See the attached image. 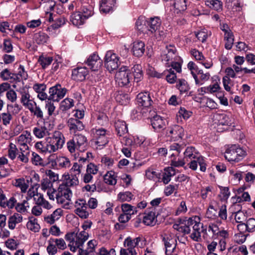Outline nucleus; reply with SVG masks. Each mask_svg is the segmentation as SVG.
<instances>
[{
	"mask_svg": "<svg viewBox=\"0 0 255 255\" xmlns=\"http://www.w3.org/2000/svg\"><path fill=\"white\" fill-rule=\"evenodd\" d=\"M164 171L162 180L164 184H166L170 182L171 177L175 174V170L173 167H168L166 168Z\"/></svg>",
	"mask_w": 255,
	"mask_h": 255,
	"instance_id": "nucleus-36",
	"label": "nucleus"
},
{
	"mask_svg": "<svg viewBox=\"0 0 255 255\" xmlns=\"http://www.w3.org/2000/svg\"><path fill=\"white\" fill-rule=\"evenodd\" d=\"M246 155V151L236 145H233L227 149L225 157L229 161L238 162Z\"/></svg>",
	"mask_w": 255,
	"mask_h": 255,
	"instance_id": "nucleus-7",
	"label": "nucleus"
},
{
	"mask_svg": "<svg viewBox=\"0 0 255 255\" xmlns=\"http://www.w3.org/2000/svg\"><path fill=\"white\" fill-rule=\"evenodd\" d=\"M27 228L35 233L38 232L40 228V226L37 223V220L35 218L30 219L26 224Z\"/></svg>",
	"mask_w": 255,
	"mask_h": 255,
	"instance_id": "nucleus-52",
	"label": "nucleus"
},
{
	"mask_svg": "<svg viewBox=\"0 0 255 255\" xmlns=\"http://www.w3.org/2000/svg\"><path fill=\"white\" fill-rule=\"evenodd\" d=\"M88 71L86 67H78L72 71V79L77 81H83L85 80Z\"/></svg>",
	"mask_w": 255,
	"mask_h": 255,
	"instance_id": "nucleus-22",
	"label": "nucleus"
},
{
	"mask_svg": "<svg viewBox=\"0 0 255 255\" xmlns=\"http://www.w3.org/2000/svg\"><path fill=\"white\" fill-rule=\"evenodd\" d=\"M67 126L70 133L76 134L77 131H81L84 129L83 123L76 118H70L67 122Z\"/></svg>",
	"mask_w": 255,
	"mask_h": 255,
	"instance_id": "nucleus-18",
	"label": "nucleus"
},
{
	"mask_svg": "<svg viewBox=\"0 0 255 255\" xmlns=\"http://www.w3.org/2000/svg\"><path fill=\"white\" fill-rule=\"evenodd\" d=\"M176 88L179 90L181 94L186 93L190 89L189 84L184 79H179L177 81Z\"/></svg>",
	"mask_w": 255,
	"mask_h": 255,
	"instance_id": "nucleus-40",
	"label": "nucleus"
},
{
	"mask_svg": "<svg viewBox=\"0 0 255 255\" xmlns=\"http://www.w3.org/2000/svg\"><path fill=\"white\" fill-rule=\"evenodd\" d=\"M234 207L238 211L235 213V219L237 223L242 224L244 223V222L246 220L247 217L243 212L241 211V207L239 204H235L232 206V208Z\"/></svg>",
	"mask_w": 255,
	"mask_h": 255,
	"instance_id": "nucleus-31",
	"label": "nucleus"
},
{
	"mask_svg": "<svg viewBox=\"0 0 255 255\" xmlns=\"http://www.w3.org/2000/svg\"><path fill=\"white\" fill-rule=\"evenodd\" d=\"M33 134L38 138H42L49 134L48 129L45 126H37L33 129Z\"/></svg>",
	"mask_w": 255,
	"mask_h": 255,
	"instance_id": "nucleus-28",
	"label": "nucleus"
},
{
	"mask_svg": "<svg viewBox=\"0 0 255 255\" xmlns=\"http://www.w3.org/2000/svg\"><path fill=\"white\" fill-rule=\"evenodd\" d=\"M165 252L166 255H171L176 248V244L175 240L171 236L164 235L162 237Z\"/></svg>",
	"mask_w": 255,
	"mask_h": 255,
	"instance_id": "nucleus-16",
	"label": "nucleus"
},
{
	"mask_svg": "<svg viewBox=\"0 0 255 255\" xmlns=\"http://www.w3.org/2000/svg\"><path fill=\"white\" fill-rule=\"evenodd\" d=\"M89 234L86 231H82L75 233L71 232L67 233L65 236V240L69 242V246L73 247L75 252L77 248L82 247L84 243L88 240ZM72 251V249H71Z\"/></svg>",
	"mask_w": 255,
	"mask_h": 255,
	"instance_id": "nucleus-2",
	"label": "nucleus"
},
{
	"mask_svg": "<svg viewBox=\"0 0 255 255\" xmlns=\"http://www.w3.org/2000/svg\"><path fill=\"white\" fill-rule=\"evenodd\" d=\"M116 0H102L100 9L105 13H108L112 10L115 6Z\"/></svg>",
	"mask_w": 255,
	"mask_h": 255,
	"instance_id": "nucleus-30",
	"label": "nucleus"
},
{
	"mask_svg": "<svg viewBox=\"0 0 255 255\" xmlns=\"http://www.w3.org/2000/svg\"><path fill=\"white\" fill-rule=\"evenodd\" d=\"M16 76L15 81H17L18 82L23 80H26L27 79L28 74L25 71L23 66L20 65L18 73L16 74Z\"/></svg>",
	"mask_w": 255,
	"mask_h": 255,
	"instance_id": "nucleus-54",
	"label": "nucleus"
},
{
	"mask_svg": "<svg viewBox=\"0 0 255 255\" xmlns=\"http://www.w3.org/2000/svg\"><path fill=\"white\" fill-rule=\"evenodd\" d=\"M133 197V195L129 191L120 192L118 195V199L120 202L130 201Z\"/></svg>",
	"mask_w": 255,
	"mask_h": 255,
	"instance_id": "nucleus-51",
	"label": "nucleus"
},
{
	"mask_svg": "<svg viewBox=\"0 0 255 255\" xmlns=\"http://www.w3.org/2000/svg\"><path fill=\"white\" fill-rule=\"evenodd\" d=\"M31 161L35 165L43 166V159L36 153L33 152L32 153Z\"/></svg>",
	"mask_w": 255,
	"mask_h": 255,
	"instance_id": "nucleus-63",
	"label": "nucleus"
},
{
	"mask_svg": "<svg viewBox=\"0 0 255 255\" xmlns=\"http://www.w3.org/2000/svg\"><path fill=\"white\" fill-rule=\"evenodd\" d=\"M115 129L117 134L121 136L128 132L127 125L125 122L121 120H118L115 123Z\"/></svg>",
	"mask_w": 255,
	"mask_h": 255,
	"instance_id": "nucleus-27",
	"label": "nucleus"
},
{
	"mask_svg": "<svg viewBox=\"0 0 255 255\" xmlns=\"http://www.w3.org/2000/svg\"><path fill=\"white\" fill-rule=\"evenodd\" d=\"M115 78L119 86L129 87L131 85L132 75L129 70L124 67L117 72Z\"/></svg>",
	"mask_w": 255,
	"mask_h": 255,
	"instance_id": "nucleus-5",
	"label": "nucleus"
},
{
	"mask_svg": "<svg viewBox=\"0 0 255 255\" xmlns=\"http://www.w3.org/2000/svg\"><path fill=\"white\" fill-rule=\"evenodd\" d=\"M52 241L55 244L58 249L64 250L66 249L67 245L63 239L52 238Z\"/></svg>",
	"mask_w": 255,
	"mask_h": 255,
	"instance_id": "nucleus-61",
	"label": "nucleus"
},
{
	"mask_svg": "<svg viewBox=\"0 0 255 255\" xmlns=\"http://www.w3.org/2000/svg\"><path fill=\"white\" fill-rule=\"evenodd\" d=\"M61 216V210L56 209L49 216L45 218V221L50 224H53L55 221L58 220Z\"/></svg>",
	"mask_w": 255,
	"mask_h": 255,
	"instance_id": "nucleus-44",
	"label": "nucleus"
},
{
	"mask_svg": "<svg viewBox=\"0 0 255 255\" xmlns=\"http://www.w3.org/2000/svg\"><path fill=\"white\" fill-rule=\"evenodd\" d=\"M166 134L174 140H177L183 136L184 129L179 125H173L166 130Z\"/></svg>",
	"mask_w": 255,
	"mask_h": 255,
	"instance_id": "nucleus-12",
	"label": "nucleus"
},
{
	"mask_svg": "<svg viewBox=\"0 0 255 255\" xmlns=\"http://www.w3.org/2000/svg\"><path fill=\"white\" fill-rule=\"evenodd\" d=\"M150 121L152 128L157 131H160L166 128L167 121L160 116H154L151 119Z\"/></svg>",
	"mask_w": 255,
	"mask_h": 255,
	"instance_id": "nucleus-21",
	"label": "nucleus"
},
{
	"mask_svg": "<svg viewBox=\"0 0 255 255\" xmlns=\"http://www.w3.org/2000/svg\"><path fill=\"white\" fill-rule=\"evenodd\" d=\"M191 160V161L189 163L190 168L193 170H195L197 168L198 164H199L201 171L203 172H205L206 171V165L205 163V160L202 157H197L195 159Z\"/></svg>",
	"mask_w": 255,
	"mask_h": 255,
	"instance_id": "nucleus-25",
	"label": "nucleus"
},
{
	"mask_svg": "<svg viewBox=\"0 0 255 255\" xmlns=\"http://www.w3.org/2000/svg\"><path fill=\"white\" fill-rule=\"evenodd\" d=\"M123 213L129 215H133L137 212L136 207L132 206L128 204H123L121 206Z\"/></svg>",
	"mask_w": 255,
	"mask_h": 255,
	"instance_id": "nucleus-47",
	"label": "nucleus"
},
{
	"mask_svg": "<svg viewBox=\"0 0 255 255\" xmlns=\"http://www.w3.org/2000/svg\"><path fill=\"white\" fill-rule=\"evenodd\" d=\"M173 5L174 7V12L177 14L185 11L187 8L185 0H174Z\"/></svg>",
	"mask_w": 255,
	"mask_h": 255,
	"instance_id": "nucleus-35",
	"label": "nucleus"
},
{
	"mask_svg": "<svg viewBox=\"0 0 255 255\" xmlns=\"http://www.w3.org/2000/svg\"><path fill=\"white\" fill-rule=\"evenodd\" d=\"M0 77L4 80L15 81L16 74L9 71L8 69H4L0 72Z\"/></svg>",
	"mask_w": 255,
	"mask_h": 255,
	"instance_id": "nucleus-48",
	"label": "nucleus"
},
{
	"mask_svg": "<svg viewBox=\"0 0 255 255\" xmlns=\"http://www.w3.org/2000/svg\"><path fill=\"white\" fill-rule=\"evenodd\" d=\"M160 24L161 21L158 17L150 18L146 21L147 33L154 34V36L157 38V30L159 28Z\"/></svg>",
	"mask_w": 255,
	"mask_h": 255,
	"instance_id": "nucleus-14",
	"label": "nucleus"
},
{
	"mask_svg": "<svg viewBox=\"0 0 255 255\" xmlns=\"http://www.w3.org/2000/svg\"><path fill=\"white\" fill-rule=\"evenodd\" d=\"M155 219V213L151 211L145 213V215L143 218V223L147 226L152 225Z\"/></svg>",
	"mask_w": 255,
	"mask_h": 255,
	"instance_id": "nucleus-45",
	"label": "nucleus"
},
{
	"mask_svg": "<svg viewBox=\"0 0 255 255\" xmlns=\"http://www.w3.org/2000/svg\"><path fill=\"white\" fill-rule=\"evenodd\" d=\"M48 39V35L44 32H37L34 35V41L38 44H43L46 43Z\"/></svg>",
	"mask_w": 255,
	"mask_h": 255,
	"instance_id": "nucleus-41",
	"label": "nucleus"
},
{
	"mask_svg": "<svg viewBox=\"0 0 255 255\" xmlns=\"http://www.w3.org/2000/svg\"><path fill=\"white\" fill-rule=\"evenodd\" d=\"M178 156H173L171 158V165L175 167L183 166L186 163V159L177 158Z\"/></svg>",
	"mask_w": 255,
	"mask_h": 255,
	"instance_id": "nucleus-60",
	"label": "nucleus"
},
{
	"mask_svg": "<svg viewBox=\"0 0 255 255\" xmlns=\"http://www.w3.org/2000/svg\"><path fill=\"white\" fill-rule=\"evenodd\" d=\"M102 63L98 55L95 53L90 55L86 61L87 66L94 71H98L101 67Z\"/></svg>",
	"mask_w": 255,
	"mask_h": 255,
	"instance_id": "nucleus-15",
	"label": "nucleus"
},
{
	"mask_svg": "<svg viewBox=\"0 0 255 255\" xmlns=\"http://www.w3.org/2000/svg\"><path fill=\"white\" fill-rule=\"evenodd\" d=\"M13 185L19 188L23 193H25L28 187V185L25 182V179L23 178L15 179Z\"/></svg>",
	"mask_w": 255,
	"mask_h": 255,
	"instance_id": "nucleus-49",
	"label": "nucleus"
},
{
	"mask_svg": "<svg viewBox=\"0 0 255 255\" xmlns=\"http://www.w3.org/2000/svg\"><path fill=\"white\" fill-rule=\"evenodd\" d=\"M195 152V149L194 147H187L184 152V158L188 161V158L190 159H195L197 157L194 154Z\"/></svg>",
	"mask_w": 255,
	"mask_h": 255,
	"instance_id": "nucleus-58",
	"label": "nucleus"
},
{
	"mask_svg": "<svg viewBox=\"0 0 255 255\" xmlns=\"http://www.w3.org/2000/svg\"><path fill=\"white\" fill-rule=\"evenodd\" d=\"M52 238H50L48 241V245L47 247V252L49 255H55L58 252V249L55 244L52 241Z\"/></svg>",
	"mask_w": 255,
	"mask_h": 255,
	"instance_id": "nucleus-57",
	"label": "nucleus"
},
{
	"mask_svg": "<svg viewBox=\"0 0 255 255\" xmlns=\"http://www.w3.org/2000/svg\"><path fill=\"white\" fill-rule=\"evenodd\" d=\"M198 216H193L188 219L180 220L178 223L174 224L173 226L174 229L182 233L183 235H187L190 233L191 227L193 228V226L195 223V219H198Z\"/></svg>",
	"mask_w": 255,
	"mask_h": 255,
	"instance_id": "nucleus-6",
	"label": "nucleus"
},
{
	"mask_svg": "<svg viewBox=\"0 0 255 255\" xmlns=\"http://www.w3.org/2000/svg\"><path fill=\"white\" fill-rule=\"evenodd\" d=\"M36 196L37 198L34 197V200L37 205H40V207L42 206L46 209H50L52 208L51 204L44 198L42 195L37 194Z\"/></svg>",
	"mask_w": 255,
	"mask_h": 255,
	"instance_id": "nucleus-39",
	"label": "nucleus"
},
{
	"mask_svg": "<svg viewBox=\"0 0 255 255\" xmlns=\"http://www.w3.org/2000/svg\"><path fill=\"white\" fill-rule=\"evenodd\" d=\"M145 241L141 237H137L132 239L130 237H128L124 241L125 249L127 250L135 251V248L139 247L141 248L143 246Z\"/></svg>",
	"mask_w": 255,
	"mask_h": 255,
	"instance_id": "nucleus-13",
	"label": "nucleus"
},
{
	"mask_svg": "<svg viewBox=\"0 0 255 255\" xmlns=\"http://www.w3.org/2000/svg\"><path fill=\"white\" fill-rule=\"evenodd\" d=\"M68 178H65V180L60 185H65L66 188H69L70 187L74 186L78 184L79 181L78 177L75 175H68Z\"/></svg>",
	"mask_w": 255,
	"mask_h": 255,
	"instance_id": "nucleus-32",
	"label": "nucleus"
},
{
	"mask_svg": "<svg viewBox=\"0 0 255 255\" xmlns=\"http://www.w3.org/2000/svg\"><path fill=\"white\" fill-rule=\"evenodd\" d=\"M226 4L228 7H230L233 10L240 11L243 6L241 0H227Z\"/></svg>",
	"mask_w": 255,
	"mask_h": 255,
	"instance_id": "nucleus-37",
	"label": "nucleus"
},
{
	"mask_svg": "<svg viewBox=\"0 0 255 255\" xmlns=\"http://www.w3.org/2000/svg\"><path fill=\"white\" fill-rule=\"evenodd\" d=\"M28 109L37 119H43V113L41 108L36 105V103L33 102L32 105H29Z\"/></svg>",
	"mask_w": 255,
	"mask_h": 255,
	"instance_id": "nucleus-33",
	"label": "nucleus"
},
{
	"mask_svg": "<svg viewBox=\"0 0 255 255\" xmlns=\"http://www.w3.org/2000/svg\"><path fill=\"white\" fill-rule=\"evenodd\" d=\"M53 60V59L51 57H45L42 55L39 58L38 63L43 69H45L52 63Z\"/></svg>",
	"mask_w": 255,
	"mask_h": 255,
	"instance_id": "nucleus-53",
	"label": "nucleus"
},
{
	"mask_svg": "<svg viewBox=\"0 0 255 255\" xmlns=\"http://www.w3.org/2000/svg\"><path fill=\"white\" fill-rule=\"evenodd\" d=\"M164 74L166 75V79L168 83L170 84L175 83L177 77L176 74L173 71H172L171 69H170L169 70H167L166 72L165 71Z\"/></svg>",
	"mask_w": 255,
	"mask_h": 255,
	"instance_id": "nucleus-59",
	"label": "nucleus"
},
{
	"mask_svg": "<svg viewBox=\"0 0 255 255\" xmlns=\"http://www.w3.org/2000/svg\"><path fill=\"white\" fill-rule=\"evenodd\" d=\"M206 4L217 11L222 9V2L219 0H207Z\"/></svg>",
	"mask_w": 255,
	"mask_h": 255,
	"instance_id": "nucleus-50",
	"label": "nucleus"
},
{
	"mask_svg": "<svg viewBox=\"0 0 255 255\" xmlns=\"http://www.w3.org/2000/svg\"><path fill=\"white\" fill-rule=\"evenodd\" d=\"M35 147L42 152H47L50 153V149L46 140L45 142H42V141L37 142L36 143Z\"/></svg>",
	"mask_w": 255,
	"mask_h": 255,
	"instance_id": "nucleus-62",
	"label": "nucleus"
},
{
	"mask_svg": "<svg viewBox=\"0 0 255 255\" xmlns=\"http://www.w3.org/2000/svg\"><path fill=\"white\" fill-rule=\"evenodd\" d=\"M74 106V101L72 99L66 98L60 103V109L63 112L67 111Z\"/></svg>",
	"mask_w": 255,
	"mask_h": 255,
	"instance_id": "nucleus-46",
	"label": "nucleus"
},
{
	"mask_svg": "<svg viewBox=\"0 0 255 255\" xmlns=\"http://www.w3.org/2000/svg\"><path fill=\"white\" fill-rule=\"evenodd\" d=\"M105 65L110 72L116 70L120 65L119 57L112 51H107L105 57Z\"/></svg>",
	"mask_w": 255,
	"mask_h": 255,
	"instance_id": "nucleus-9",
	"label": "nucleus"
},
{
	"mask_svg": "<svg viewBox=\"0 0 255 255\" xmlns=\"http://www.w3.org/2000/svg\"><path fill=\"white\" fill-rule=\"evenodd\" d=\"M93 14L92 11H89L87 14H82L80 12H76L71 16V21L75 26L82 25L85 20Z\"/></svg>",
	"mask_w": 255,
	"mask_h": 255,
	"instance_id": "nucleus-20",
	"label": "nucleus"
},
{
	"mask_svg": "<svg viewBox=\"0 0 255 255\" xmlns=\"http://www.w3.org/2000/svg\"><path fill=\"white\" fill-rule=\"evenodd\" d=\"M241 227H245L246 230L248 232H253L255 231V219L254 218L249 219L246 223L240 224L237 226L238 230Z\"/></svg>",
	"mask_w": 255,
	"mask_h": 255,
	"instance_id": "nucleus-34",
	"label": "nucleus"
},
{
	"mask_svg": "<svg viewBox=\"0 0 255 255\" xmlns=\"http://www.w3.org/2000/svg\"><path fill=\"white\" fill-rule=\"evenodd\" d=\"M89 210H88L87 206L79 209H75V213L79 217L82 219H87L89 215Z\"/></svg>",
	"mask_w": 255,
	"mask_h": 255,
	"instance_id": "nucleus-56",
	"label": "nucleus"
},
{
	"mask_svg": "<svg viewBox=\"0 0 255 255\" xmlns=\"http://www.w3.org/2000/svg\"><path fill=\"white\" fill-rule=\"evenodd\" d=\"M55 163L60 168H68L70 166V161L66 156L57 157Z\"/></svg>",
	"mask_w": 255,
	"mask_h": 255,
	"instance_id": "nucleus-42",
	"label": "nucleus"
},
{
	"mask_svg": "<svg viewBox=\"0 0 255 255\" xmlns=\"http://www.w3.org/2000/svg\"><path fill=\"white\" fill-rule=\"evenodd\" d=\"M95 137L96 139L95 143L98 146L100 147V148H102L108 142V137L106 136V131L103 128H99L96 130Z\"/></svg>",
	"mask_w": 255,
	"mask_h": 255,
	"instance_id": "nucleus-17",
	"label": "nucleus"
},
{
	"mask_svg": "<svg viewBox=\"0 0 255 255\" xmlns=\"http://www.w3.org/2000/svg\"><path fill=\"white\" fill-rule=\"evenodd\" d=\"M67 91V90L66 88H62L60 84H56L49 89L48 100L58 102L65 96Z\"/></svg>",
	"mask_w": 255,
	"mask_h": 255,
	"instance_id": "nucleus-10",
	"label": "nucleus"
},
{
	"mask_svg": "<svg viewBox=\"0 0 255 255\" xmlns=\"http://www.w3.org/2000/svg\"><path fill=\"white\" fill-rule=\"evenodd\" d=\"M23 220L22 216L18 213H14L10 215L7 220V225L9 229L14 230L16 226L21 223Z\"/></svg>",
	"mask_w": 255,
	"mask_h": 255,
	"instance_id": "nucleus-24",
	"label": "nucleus"
},
{
	"mask_svg": "<svg viewBox=\"0 0 255 255\" xmlns=\"http://www.w3.org/2000/svg\"><path fill=\"white\" fill-rule=\"evenodd\" d=\"M12 115H13L8 110L7 112L1 113V120L4 126H7L10 124L12 119Z\"/></svg>",
	"mask_w": 255,
	"mask_h": 255,
	"instance_id": "nucleus-55",
	"label": "nucleus"
},
{
	"mask_svg": "<svg viewBox=\"0 0 255 255\" xmlns=\"http://www.w3.org/2000/svg\"><path fill=\"white\" fill-rule=\"evenodd\" d=\"M31 136L30 133L25 131L17 137V143L20 146L21 151L25 152V150H28L27 143L30 142Z\"/></svg>",
	"mask_w": 255,
	"mask_h": 255,
	"instance_id": "nucleus-19",
	"label": "nucleus"
},
{
	"mask_svg": "<svg viewBox=\"0 0 255 255\" xmlns=\"http://www.w3.org/2000/svg\"><path fill=\"white\" fill-rule=\"evenodd\" d=\"M72 193L70 188H66L65 185H59L56 194V199L58 204L65 208H68L71 203Z\"/></svg>",
	"mask_w": 255,
	"mask_h": 255,
	"instance_id": "nucleus-4",
	"label": "nucleus"
},
{
	"mask_svg": "<svg viewBox=\"0 0 255 255\" xmlns=\"http://www.w3.org/2000/svg\"><path fill=\"white\" fill-rule=\"evenodd\" d=\"M21 99L20 102L22 105L26 107L27 109L29 108V105H32L33 103L31 102L30 100V95L28 91L23 90L20 91Z\"/></svg>",
	"mask_w": 255,
	"mask_h": 255,
	"instance_id": "nucleus-38",
	"label": "nucleus"
},
{
	"mask_svg": "<svg viewBox=\"0 0 255 255\" xmlns=\"http://www.w3.org/2000/svg\"><path fill=\"white\" fill-rule=\"evenodd\" d=\"M46 140L50 149V153H51L63 148L65 142V138L61 131H55L51 136L46 138Z\"/></svg>",
	"mask_w": 255,
	"mask_h": 255,
	"instance_id": "nucleus-3",
	"label": "nucleus"
},
{
	"mask_svg": "<svg viewBox=\"0 0 255 255\" xmlns=\"http://www.w3.org/2000/svg\"><path fill=\"white\" fill-rule=\"evenodd\" d=\"M66 146L71 154L76 151H84L87 147V139L81 133L74 134L72 138L66 142Z\"/></svg>",
	"mask_w": 255,
	"mask_h": 255,
	"instance_id": "nucleus-1",
	"label": "nucleus"
},
{
	"mask_svg": "<svg viewBox=\"0 0 255 255\" xmlns=\"http://www.w3.org/2000/svg\"><path fill=\"white\" fill-rule=\"evenodd\" d=\"M137 102L139 106L145 108L149 107L152 101L148 92H143L138 94L137 96Z\"/></svg>",
	"mask_w": 255,
	"mask_h": 255,
	"instance_id": "nucleus-23",
	"label": "nucleus"
},
{
	"mask_svg": "<svg viewBox=\"0 0 255 255\" xmlns=\"http://www.w3.org/2000/svg\"><path fill=\"white\" fill-rule=\"evenodd\" d=\"M131 72H130L134 77V80L136 82L140 81L143 77V73L142 70V67L140 65L136 64L134 65L131 68Z\"/></svg>",
	"mask_w": 255,
	"mask_h": 255,
	"instance_id": "nucleus-29",
	"label": "nucleus"
},
{
	"mask_svg": "<svg viewBox=\"0 0 255 255\" xmlns=\"http://www.w3.org/2000/svg\"><path fill=\"white\" fill-rule=\"evenodd\" d=\"M104 182L110 185H115L117 183L116 176L113 171L108 172L104 176Z\"/></svg>",
	"mask_w": 255,
	"mask_h": 255,
	"instance_id": "nucleus-43",
	"label": "nucleus"
},
{
	"mask_svg": "<svg viewBox=\"0 0 255 255\" xmlns=\"http://www.w3.org/2000/svg\"><path fill=\"white\" fill-rule=\"evenodd\" d=\"M193 233L190 235V238L194 241L199 242L201 240V233H206V228L204 227L203 224L200 222V219H195V223L193 226Z\"/></svg>",
	"mask_w": 255,
	"mask_h": 255,
	"instance_id": "nucleus-11",
	"label": "nucleus"
},
{
	"mask_svg": "<svg viewBox=\"0 0 255 255\" xmlns=\"http://www.w3.org/2000/svg\"><path fill=\"white\" fill-rule=\"evenodd\" d=\"M144 43L141 41H136L133 43L132 51L133 54L136 57L142 56L145 51Z\"/></svg>",
	"mask_w": 255,
	"mask_h": 255,
	"instance_id": "nucleus-26",
	"label": "nucleus"
},
{
	"mask_svg": "<svg viewBox=\"0 0 255 255\" xmlns=\"http://www.w3.org/2000/svg\"><path fill=\"white\" fill-rule=\"evenodd\" d=\"M176 52V49L174 45L169 44L166 46L161 54L162 61L164 62L167 65L171 61L177 60L178 57L177 56Z\"/></svg>",
	"mask_w": 255,
	"mask_h": 255,
	"instance_id": "nucleus-8",
	"label": "nucleus"
},
{
	"mask_svg": "<svg viewBox=\"0 0 255 255\" xmlns=\"http://www.w3.org/2000/svg\"><path fill=\"white\" fill-rule=\"evenodd\" d=\"M65 23V18L64 16H60L55 20L54 23L51 25V27L53 29H56L64 25Z\"/></svg>",
	"mask_w": 255,
	"mask_h": 255,
	"instance_id": "nucleus-64",
	"label": "nucleus"
}]
</instances>
